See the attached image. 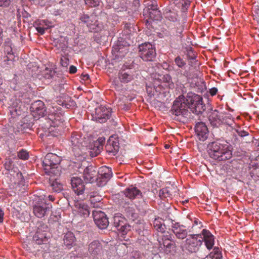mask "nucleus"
I'll list each match as a JSON object with an SVG mask.
<instances>
[{"mask_svg": "<svg viewBox=\"0 0 259 259\" xmlns=\"http://www.w3.org/2000/svg\"><path fill=\"white\" fill-rule=\"evenodd\" d=\"M188 108L196 114H199L205 110V106L203 103L202 98L197 94L189 93L186 99L176 100L174 101L170 110L171 113L175 115V118L182 120L183 118H187L190 113Z\"/></svg>", "mask_w": 259, "mask_h": 259, "instance_id": "1", "label": "nucleus"}, {"mask_svg": "<svg viewBox=\"0 0 259 259\" xmlns=\"http://www.w3.org/2000/svg\"><path fill=\"white\" fill-rule=\"evenodd\" d=\"M207 152L211 158L218 161L230 159L232 156L230 145L225 141L210 143L207 147Z\"/></svg>", "mask_w": 259, "mask_h": 259, "instance_id": "2", "label": "nucleus"}, {"mask_svg": "<svg viewBox=\"0 0 259 259\" xmlns=\"http://www.w3.org/2000/svg\"><path fill=\"white\" fill-rule=\"evenodd\" d=\"M61 161V157L56 154L48 153L42 162L46 173L49 175L56 174V171H57V168Z\"/></svg>", "mask_w": 259, "mask_h": 259, "instance_id": "3", "label": "nucleus"}, {"mask_svg": "<svg viewBox=\"0 0 259 259\" xmlns=\"http://www.w3.org/2000/svg\"><path fill=\"white\" fill-rule=\"evenodd\" d=\"M202 243L201 234L190 235L185 241L184 247L190 253H196L199 250Z\"/></svg>", "mask_w": 259, "mask_h": 259, "instance_id": "4", "label": "nucleus"}, {"mask_svg": "<svg viewBox=\"0 0 259 259\" xmlns=\"http://www.w3.org/2000/svg\"><path fill=\"white\" fill-rule=\"evenodd\" d=\"M139 55L145 61H151L156 56V51L150 43H144L139 46Z\"/></svg>", "mask_w": 259, "mask_h": 259, "instance_id": "5", "label": "nucleus"}, {"mask_svg": "<svg viewBox=\"0 0 259 259\" xmlns=\"http://www.w3.org/2000/svg\"><path fill=\"white\" fill-rule=\"evenodd\" d=\"M112 109L110 108L101 105L95 109V113L93 118L95 121L100 123H104L110 118L111 115Z\"/></svg>", "mask_w": 259, "mask_h": 259, "instance_id": "6", "label": "nucleus"}, {"mask_svg": "<svg viewBox=\"0 0 259 259\" xmlns=\"http://www.w3.org/2000/svg\"><path fill=\"white\" fill-rule=\"evenodd\" d=\"M118 79H115L113 81V84L117 90H120L122 87V83H127L134 78V75L130 70H120L118 74Z\"/></svg>", "mask_w": 259, "mask_h": 259, "instance_id": "7", "label": "nucleus"}, {"mask_svg": "<svg viewBox=\"0 0 259 259\" xmlns=\"http://www.w3.org/2000/svg\"><path fill=\"white\" fill-rule=\"evenodd\" d=\"M93 216L95 223L101 229H106L109 225L108 219L106 214L98 210L93 211Z\"/></svg>", "mask_w": 259, "mask_h": 259, "instance_id": "8", "label": "nucleus"}, {"mask_svg": "<svg viewBox=\"0 0 259 259\" xmlns=\"http://www.w3.org/2000/svg\"><path fill=\"white\" fill-rule=\"evenodd\" d=\"M80 20L82 22L85 23L91 31L97 32L101 28L95 15L89 16L83 14L80 16Z\"/></svg>", "mask_w": 259, "mask_h": 259, "instance_id": "9", "label": "nucleus"}, {"mask_svg": "<svg viewBox=\"0 0 259 259\" xmlns=\"http://www.w3.org/2000/svg\"><path fill=\"white\" fill-rule=\"evenodd\" d=\"M69 142L72 150L76 152V154L80 155L79 151L83 147V138L81 137V135L76 133H72Z\"/></svg>", "mask_w": 259, "mask_h": 259, "instance_id": "10", "label": "nucleus"}, {"mask_svg": "<svg viewBox=\"0 0 259 259\" xmlns=\"http://www.w3.org/2000/svg\"><path fill=\"white\" fill-rule=\"evenodd\" d=\"M113 224L123 234H126L131 229V226L127 224L125 219L119 214H116L113 217Z\"/></svg>", "mask_w": 259, "mask_h": 259, "instance_id": "11", "label": "nucleus"}, {"mask_svg": "<svg viewBox=\"0 0 259 259\" xmlns=\"http://www.w3.org/2000/svg\"><path fill=\"white\" fill-rule=\"evenodd\" d=\"M171 229L177 239L183 240L186 238L188 232L184 226L172 222Z\"/></svg>", "mask_w": 259, "mask_h": 259, "instance_id": "12", "label": "nucleus"}, {"mask_svg": "<svg viewBox=\"0 0 259 259\" xmlns=\"http://www.w3.org/2000/svg\"><path fill=\"white\" fill-rule=\"evenodd\" d=\"M52 205L45 202L42 205H35L33 207L34 215L39 218H42L48 215L51 211Z\"/></svg>", "mask_w": 259, "mask_h": 259, "instance_id": "13", "label": "nucleus"}, {"mask_svg": "<svg viewBox=\"0 0 259 259\" xmlns=\"http://www.w3.org/2000/svg\"><path fill=\"white\" fill-rule=\"evenodd\" d=\"M195 132L200 141H205L208 137V129L204 122H198L195 127Z\"/></svg>", "mask_w": 259, "mask_h": 259, "instance_id": "14", "label": "nucleus"}, {"mask_svg": "<svg viewBox=\"0 0 259 259\" xmlns=\"http://www.w3.org/2000/svg\"><path fill=\"white\" fill-rule=\"evenodd\" d=\"M71 185L74 192L78 195L82 194L84 190V185L82 180L78 177H72Z\"/></svg>", "mask_w": 259, "mask_h": 259, "instance_id": "15", "label": "nucleus"}, {"mask_svg": "<svg viewBox=\"0 0 259 259\" xmlns=\"http://www.w3.org/2000/svg\"><path fill=\"white\" fill-rule=\"evenodd\" d=\"M124 194L125 197L128 199H134L143 197V194H145V192H141L135 187L131 186L124 190Z\"/></svg>", "mask_w": 259, "mask_h": 259, "instance_id": "16", "label": "nucleus"}, {"mask_svg": "<svg viewBox=\"0 0 259 259\" xmlns=\"http://www.w3.org/2000/svg\"><path fill=\"white\" fill-rule=\"evenodd\" d=\"M201 235L203 236L202 240L204 241L206 247L208 249H211L214 244V237L209 231L203 229Z\"/></svg>", "mask_w": 259, "mask_h": 259, "instance_id": "17", "label": "nucleus"}, {"mask_svg": "<svg viewBox=\"0 0 259 259\" xmlns=\"http://www.w3.org/2000/svg\"><path fill=\"white\" fill-rule=\"evenodd\" d=\"M98 176L97 179H100L101 181L106 182L112 177L111 169L107 166L100 167L98 172Z\"/></svg>", "mask_w": 259, "mask_h": 259, "instance_id": "18", "label": "nucleus"}, {"mask_svg": "<svg viewBox=\"0 0 259 259\" xmlns=\"http://www.w3.org/2000/svg\"><path fill=\"white\" fill-rule=\"evenodd\" d=\"M103 247L98 240H94L89 245V251L93 256L101 254Z\"/></svg>", "mask_w": 259, "mask_h": 259, "instance_id": "19", "label": "nucleus"}, {"mask_svg": "<svg viewBox=\"0 0 259 259\" xmlns=\"http://www.w3.org/2000/svg\"><path fill=\"white\" fill-rule=\"evenodd\" d=\"M209 120L210 123L214 126H218L223 123L222 112L219 113L217 110L211 112L209 116Z\"/></svg>", "mask_w": 259, "mask_h": 259, "instance_id": "20", "label": "nucleus"}, {"mask_svg": "<svg viewBox=\"0 0 259 259\" xmlns=\"http://www.w3.org/2000/svg\"><path fill=\"white\" fill-rule=\"evenodd\" d=\"M75 210L78 214L83 218L88 217L90 214L89 207L83 202H76L75 204Z\"/></svg>", "mask_w": 259, "mask_h": 259, "instance_id": "21", "label": "nucleus"}, {"mask_svg": "<svg viewBox=\"0 0 259 259\" xmlns=\"http://www.w3.org/2000/svg\"><path fill=\"white\" fill-rule=\"evenodd\" d=\"M89 149L90 156L96 157L101 153L103 146L100 141H94L90 145Z\"/></svg>", "mask_w": 259, "mask_h": 259, "instance_id": "22", "label": "nucleus"}, {"mask_svg": "<svg viewBox=\"0 0 259 259\" xmlns=\"http://www.w3.org/2000/svg\"><path fill=\"white\" fill-rule=\"evenodd\" d=\"M83 178L87 182L92 183L96 175V171L92 166L87 167L83 171Z\"/></svg>", "mask_w": 259, "mask_h": 259, "instance_id": "23", "label": "nucleus"}, {"mask_svg": "<svg viewBox=\"0 0 259 259\" xmlns=\"http://www.w3.org/2000/svg\"><path fill=\"white\" fill-rule=\"evenodd\" d=\"M31 109L33 112L41 116H43L46 112L45 104L40 100L36 101L32 104Z\"/></svg>", "mask_w": 259, "mask_h": 259, "instance_id": "24", "label": "nucleus"}, {"mask_svg": "<svg viewBox=\"0 0 259 259\" xmlns=\"http://www.w3.org/2000/svg\"><path fill=\"white\" fill-rule=\"evenodd\" d=\"M119 147L118 143L115 141H108L106 145V149L107 152L111 156H115L117 154L119 151Z\"/></svg>", "mask_w": 259, "mask_h": 259, "instance_id": "25", "label": "nucleus"}, {"mask_svg": "<svg viewBox=\"0 0 259 259\" xmlns=\"http://www.w3.org/2000/svg\"><path fill=\"white\" fill-rule=\"evenodd\" d=\"M4 46V52L7 55L6 56L7 59H5V61L13 60L15 57L13 53L11 41L10 40L6 41L5 42Z\"/></svg>", "mask_w": 259, "mask_h": 259, "instance_id": "26", "label": "nucleus"}, {"mask_svg": "<svg viewBox=\"0 0 259 259\" xmlns=\"http://www.w3.org/2000/svg\"><path fill=\"white\" fill-rule=\"evenodd\" d=\"M75 238L73 233H67L64 238V244L68 248H71L74 244Z\"/></svg>", "mask_w": 259, "mask_h": 259, "instance_id": "27", "label": "nucleus"}, {"mask_svg": "<svg viewBox=\"0 0 259 259\" xmlns=\"http://www.w3.org/2000/svg\"><path fill=\"white\" fill-rule=\"evenodd\" d=\"M184 28L182 25L178 24L176 27L171 28L169 31V38L174 36L182 37Z\"/></svg>", "mask_w": 259, "mask_h": 259, "instance_id": "28", "label": "nucleus"}, {"mask_svg": "<svg viewBox=\"0 0 259 259\" xmlns=\"http://www.w3.org/2000/svg\"><path fill=\"white\" fill-rule=\"evenodd\" d=\"M187 55L189 60H190V65L193 66L194 65L196 67V65H198L199 63L196 61V54L194 52L192 48H189L187 50Z\"/></svg>", "mask_w": 259, "mask_h": 259, "instance_id": "29", "label": "nucleus"}, {"mask_svg": "<svg viewBox=\"0 0 259 259\" xmlns=\"http://www.w3.org/2000/svg\"><path fill=\"white\" fill-rule=\"evenodd\" d=\"M102 200L101 196L91 195L90 197V201L94 207H100L102 204L101 201Z\"/></svg>", "mask_w": 259, "mask_h": 259, "instance_id": "30", "label": "nucleus"}, {"mask_svg": "<svg viewBox=\"0 0 259 259\" xmlns=\"http://www.w3.org/2000/svg\"><path fill=\"white\" fill-rule=\"evenodd\" d=\"M157 76V78H155V79H157V81L158 82L169 83L172 81L171 76L168 74H158Z\"/></svg>", "mask_w": 259, "mask_h": 259, "instance_id": "31", "label": "nucleus"}, {"mask_svg": "<svg viewBox=\"0 0 259 259\" xmlns=\"http://www.w3.org/2000/svg\"><path fill=\"white\" fill-rule=\"evenodd\" d=\"M176 65L180 68L184 69L186 66V62L180 56H178L175 59Z\"/></svg>", "mask_w": 259, "mask_h": 259, "instance_id": "32", "label": "nucleus"}, {"mask_svg": "<svg viewBox=\"0 0 259 259\" xmlns=\"http://www.w3.org/2000/svg\"><path fill=\"white\" fill-rule=\"evenodd\" d=\"M51 187L53 191L56 192H59L63 189V185L57 180L52 182Z\"/></svg>", "mask_w": 259, "mask_h": 259, "instance_id": "33", "label": "nucleus"}, {"mask_svg": "<svg viewBox=\"0 0 259 259\" xmlns=\"http://www.w3.org/2000/svg\"><path fill=\"white\" fill-rule=\"evenodd\" d=\"M18 157L22 160H27L29 158L28 152L24 149H21L18 152Z\"/></svg>", "mask_w": 259, "mask_h": 259, "instance_id": "34", "label": "nucleus"}, {"mask_svg": "<svg viewBox=\"0 0 259 259\" xmlns=\"http://www.w3.org/2000/svg\"><path fill=\"white\" fill-rule=\"evenodd\" d=\"M163 246L166 248V251L170 252L171 249H174L176 247L175 243L173 244L170 242H167L165 239L163 241Z\"/></svg>", "mask_w": 259, "mask_h": 259, "instance_id": "35", "label": "nucleus"}, {"mask_svg": "<svg viewBox=\"0 0 259 259\" xmlns=\"http://www.w3.org/2000/svg\"><path fill=\"white\" fill-rule=\"evenodd\" d=\"M86 5L91 7H95L99 5L100 0H84Z\"/></svg>", "mask_w": 259, "mask_h": 259, "instance_id": "36", "label": "nucleus"}, {"mask_svg": "<svg viewBox=\"0 0 259 259\" xmlns=\"http://www.w3.org/2000/svg\"><path fill=\"white\" fill-rule=\"evenodd\" d=\"M33 240L35 241L36 244H41L43 242V236H40L38 232H37L33 236Z\"/></svg>", "mask_w": 259, "mask_h": 259, "instance_id": "37", "label": "nucleus"}, {"mask_svg": "<svg viewBox=\"0 0 259 259\" xmlns=\"http://www.w3.org/2000/svg\"><path fill=\"white\" fill-rule=\"evenodd\" d=\"M159 196L161 199H163L169 196L168 191L167 189H162L159 191Z\"/></svg>", "mask_w": 259, "mask_h": 259, "instance_id": "38", "label": "nucleus"}, {"mask_svg": "<svg viewBox=\"0 0 259 259\" xmlns=\"http://www.w3.org/2000/svg\"><path fill=\"white\" fill-rule=\"evenodd\" d=\"M222 118L223 120V123L228 122V119L233 120L232 115L230 114L227 113L222 112Z\"/></svg>", "mask_w": 259, "mask_h": 259, "instance_id": "39", "label": "nucleus"}, {"mask_svg": "<svg viewBox=\"0 0 259 259\" xmlns=\"http://www.w3.org/2000/svg\"><path fill=\"white\" fill-rule=\"evenodd\" d=\"M37 31L41 35L45 33V30L48 29V27H44L42 24H40L39 25L35 27Z\"/></svg>", "mask_w": 259, "mask_h": 259, "instance_id": "40", "label": "nucleus"}, {"mask_svg": "<svg viewBox=\"0 0 259 259\" xmlns=\"http://www.w3.org/2000/svg\"><path fill=\"white\" fill-rule=\"evenodd\" d=\"M177 72V76L178 77H181L182 76H185L187 77L189 75V73L187 71H185L184 72H182V71L180 69H177L176 70Z\"/></svg>", "mask_w": 259, "mask_h": 259, "instance_id": "41", "label": "nucleus"}, {"mask_svg": "<svg viewBox=\"0 0 259 259\" xmlns=\"http://www.w3.org/2000/svg\"><path fill=\"white\" fill-rule=\"evenodd\" d=\"M60 63L63 67H67L69 64V60L67 58H62L60 60Z\"/></svg>", "mask_w": 259, "mask_h": 259, "instance_id": "42", "label": "nucleus"}, {"mask_svg": "<svg viewBox=\"0 0 259 259\" xmlns=\"http://www.w3.org/2000/svg\"><path fill=\"white\" fill-rule=\"evenodd\" d=\"M236 131L238 135L241 137H243L248 135V133L244 130L238 129L236 130Z\"/></svg>", "mask_w": 259, "mask_h": 259, "instance_id": "43", "label": "nucleus"}, {"mask_svg": "<svg viewBox=\"0 0 259 259\" xmlns=\"http://www.w3.org/2000/svg\"><path fill=\"white\" fill-rule=\"evenodd\" d=\"M10 4V0H0V7H7Z\"/></svg>", "mask_w": 259, "mask_h": 259, "instance_id": "44", "label": "nucleus"}, {"mask_svg": "<svg viewBox=\"0 0 259 259\" xmlns=\"http://www.w3.org/2000/svg\"><path fill=\"white\" fill-rule=\"evenodd\" d=\"M77 71V69H76V67L73 65H71L70 67H69V72L71 74H74L75 73H76Z\"/></svg>", "mask_w": 259, "mask_h": 259, "instance_id": "45", "label": "nucleus"}, {"mask_svg": "<svg viewBox=\"0 0 259 259\" xmlns=\"http://www.w3.org/2000/svg\"><path fill=\"white\" fill-rule=\"evenodd\" d=\"M218 92V89L216 88H212L209 90V93L211 96H214Z\"/></svg>", "mask_w": 259, "mask_h": 259, "instance_id": "46", "label": "nucleus"}, {"mask_svg": "<svg viewBox=\"0 0 259 259\" xmlns=\"http://www.w3.org/2000/svg\"><path fill=\"white\" fill-rule=\"evenodd\" d=\"M4 212L3 210L0 208V223L3 222L4 221Z\"/></svg>", "mask_w": 259, "mask_h": 259, "instance_id": "47", "label": "nucleus"}, {"mask_svg": "<svg viewBox=\"0 0 259 259\" xmlns=\"http://www.w3.org/2000/svg\"><path fill=\"white\" fill-rule=\"evenodd\" d=\"M5 167L8 170H10L12 168L11 161H9L8 162L5 163Z\"/></svg>", "mask_w": 259, "mask_h": 259, "instance_id": "48", "label": "nucleus"}, {"mask_svg": "<svg viewBox=\"0 0 259 259\" xmlns=\"http://www.w3.org/2000/svg\"><path fill=\"white\" fill-rule=\"evenodd\" d=\"M219 248L217 247H215L213 248V251H214L215 254L217 255V258H218V257L220 258V256L221 255V254L220 253H219Z\"/></svg>", "mask_w": 259, "mask_h": 259, "instance_id": "49", "label": "nucleus"}, {"mask_svg": "<svg viewBox=\"0 0 259 259\" xmlns=\"http://www.w3.org/2000/svg\"><path fill=\"white\" fill-rule=\"evenodd\" d=\"M149 9H151L153 11H156L157 10V6L156 5H152L150 6V8Z\"/></svg>", "mask_w": 259, "mask_h": 259, "instance_id": "50", "label": "nucleus"}, {"mask_svg": "<svg viewBox=\"0 0 259 259\" xmlns=\"http://www.w3.org/2000/svg\"><path fill=\"white\" fill-rule=\"evenodd\" d=\"M82 76V79L84 80H87L89 79V75L88 74H83Z\"/></svg>", "mask_w": 259, "mask_h": 259, "instance_id": "51", "label": "nucleus"}, {"mask_svg": "<svg viewBox=\"0 0 259 259\" xmlns=\"http://www.w3.org/2000/svg\"><path fill=\"white\" fill-rule=\"evenodd\" d=\"M159 231H160V232H164V228L162 226V225H160L158 227L157 229Z\"/></svg>", "mask_w": 259, "mask_h": 259, "instance_id": "52", "label": "nucleus"}, {"mask_svg": "<svg viewBox=\"0 0 259 259\" xmlns=\"http://www.w3.org/2000/svg\"><path fill=\"white\" fill-rule=\"evenodd\" d=\"M47 198L51 201H53L55 200V198L52 195H49Z\"/></svg>", "mask_w": 259, "mask_h": 259, "instance_id": "53", "label": "nucleus"}, {"mask_svg": "<svg viewBox=\"0 0 259 259\" xmlns=\"http://www.w3.org/2000/svg\"><path fill=\"white\" fill-rule=\"evenodd\" d=\"M105 141V139H99L98 140H97V141H100L101 142V144L103 145V143Z\"/></svg>", "mask_w": 259, "mask_h": 259, "instance_id": "54", "label": "nucleus"}, {"mask_svg": "<svg viewBox=\"0 0 259 259\" xmlns=\"http://www.w3.org/2000/svg\"><path fill=\"white\" fill-rule=\"evenodd\" d=\"M167 240H169V241H172V239L171 238V236H169V237H168L167 238Z\"/></svg>", "mask_w": 259, "mask_h": 259, "instance_id": "55", "label": "nucleus"}, {"mask_svg": "<svg viewBox=\"0 0 259 259\" xmlns=\"http://www.w3.org/2000/svg\"><path fill=\"white\" fill-rule=\"evenodd\" d=\"M184 5L185 7H187L188 5H189V2H185Z\"/></svg>", "mask_w": 259, "mask_h": 259, "instance_id": "56", "label": "nucleus"}, {"mask_svg": "<svg viewBox=\"0 0 259 259\" xmlns=\"http://www.w3.org/2000/svg\"><path fill=\"white\" fill-rule=\"evenodd\" d=\"M195 224L197 225L198 224V221H195Z\"/></svg>", "mask_w": 259, "mask_h": 259, "instance_id": "57", "label": "nucleus"}, {"mask_svg": "<svg viewBox=\"0 0 259 259\" xmlns=\"http://www.w3.org/2000/svg\"><path fill=\"white\" fill-rule=\"evenodd\" d=\"M50 119H52L53 121V120H54V119H53H53H52V118H50ZM54 120H56V118H54Z\"/></svg>", "mask_w": 259, "mask_h": 259, "instance_id": "58", "label": "nucleus"}, {"mask_svg": "<svg viewBox=\"0 0 259 259\" xmlns=\"http://www.w3.org/2000/svg\"><path fill=\"white\" fill-rule=\"evenodd\" d=\"M168 147V146L167 145L165 146V148H167Z\"/></svg>", "mask_w": 259, "mask_h": 259, "instance_id": "59", "label": "nucleus"}]
</instances>
